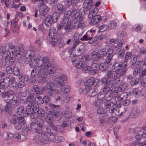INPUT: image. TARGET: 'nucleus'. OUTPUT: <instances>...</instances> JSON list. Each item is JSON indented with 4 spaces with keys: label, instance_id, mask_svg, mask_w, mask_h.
Listing matches in <instances>:
<instances>
[{
    "label": "nucleus",
    "instance_id": "1",
    "mask_svg": "<svg viewBox=\"0 0 146 146\" xmlns=\"http://www.w3.org/2000/svg\"><path fill=\"white\" fill-rule=\"evenodd\" d=\"M114 67L116 68L115 70L108 71L106 73V76L112 80L110 81L111 84H114L115 82L117 84H120L122 81L121 79V77L125 74L127 70L122 68Z\"/></svg>",
    "mask_w": 146,
    "mask_h": 146
},
{
    "label": "nucleus",
    "instance_id": "2",
    "mask_svg": "<svg viewBox=\"0 0 146 146\" xmlns=\"http://www.w3.org/2000/svg\"><path fill=\"white\" fill-rule=\"evenodd\" d=\"M10 123L14 125L17 130H19L22 128V125H24L26 123V121L23 117H19L14 115L10 121Z\"/></svg>",
    "mask_w": 146,
    "mask_h": 146
},
{
    "label": "nucleus",
    "instance_id": "3",
    "mask_svg": "<svg viewBox=\"0 0 146 146\" xmlns=\"http://www.w3.org/2000/svg\"><path fill=\"white\" fill-rule=\"evenodd\" d=\"M43 121L39 119L37 122H33L30 124V127L31 130L38 134L42 132L44 125Z\"/></svg>",
    "mask_w": 146,
    "mask_h": 146
},
{
    "label": "nucleus",
    "instance_id": "4",
    "mask_svg": "<svg viewBox=\"0 0 146 146\" xmlns=\"http://www.w3.org/2000/svg\"><path fill=\"white\" fill-rule=\"evenodd\" d=\"M107 55L106 52L102 50H99L97 52L93 51L91 53V56H92L93 61L101 63L104 60V57Z\"/></svg>",
    "mask_w": 146,
    "mask_h": 146
},
{
    "label": "nucleus",
    "instance_id": "5",
    "mask_svg": "<svg viewBox=\"0 0 146 146\" xmlns=\"http://www.w3.org/2000/svg\"><path fill=\"white\" fill-rule=\"evenodd\" d=\"M112 80L108 76L106 77H104L102 78L100 80L102 84L104 85V86L103 89V91L105 93H108L110 91L111 88L110 86L111 87L113 86L116 84L115 82V83L112 84L110 82V81Z\"/></svg>",
    "mask_w": 146,
    "mask_h": 146
},
{
    "label": "nucleus",
    "instance_id": "6",
    "mask_svg": "<svg viewBox=\"0 0 146 146\" xmlns=\"http://www.w3.org/2000/svg\"><path fill=\"white\" fill-rule=\"evenodd\" d=\"M35 1L38 2V8L42 6L40 10V15L44 16L49 10V8L44 5V3H46V0H36Z\"/></svg>",
    "mask_w": 146,
    "mask_h": 146
},
{
    "label": "nucleus",
    "instance_id": "7",
    "mask_svg": "<svg viewBox=\"0 0 146 146\" xmlns=\"http://www.w3.org/2000/svg\"><path fill=\"white\" fill-rule=\"evenodd\" d=\"M92 30H90L89 31H88L80 38V40L82 41L88 40V42L89 44L96 43L97 40L95 39L94 37H92Z\"/></svg>",
    "mask_w": 146,
    "mask_h": 146
},
{
    "label": "nucleus",
    "instance_id": "8",
    "mask_svg": "<svg viewBox=\"0 0 146 146\" xmlns=\"http://www.w3.org/2000/svg\"><path fill=\"white\" fill-rule=\"evenodd\" d=\"M44 71L47 74H54L56 70V68L51 66L52 63L50 61L45 63H43Z\"/></svg>",
    "mask_w": 146,
    "mask_h": 146
},
{
    "label": "nucleus",
    "instance_id": "9",
    "mask_svg": "<svg viewBox=\"0 0 146 146\" xmlns=\"http://www.w3.org/2000/svg\"><path fill=\"white\" fill-rule=\"evenodd\" d=\"M76 20V21H74V22H73L72 23L73 29H77L80 28L81 29H83L84 28L86 25L82 19Z\"/></svg>",
    "mask_w": 146,
    "mask_h": 146
},
{
    "label": "nucleus",
    "instance_id": "10",
    "mask_svg": "<svg viewBox=\"0 0 146 146\" xmlns=\"http://www.w3.org/2000/svg\"><path fill=\"white\" fill-rule=\"evenodd\" d=\"M13 92L11 90H9L6 92L1 96L4 102L7 100L11 101L13 98Z\"/></svg>",
    "mask_w": 146,
    "mask_h": 146
},
{
    "label": "nucleus",
    "instance_id": "11",
    "mask_svg": "<svg viewBox=\"0 0 146 146\" xmlns=\"http://www.w3.org/2000/svg\"><path fill=\"white\" fill-rule=\"evenodd\" d=\"M53 133H48L47 134L44 133L42 134V137L44 140L48 141H51L53 142H56V139H57V136H55L53 134Z\"/></svg>",
    "mask_w": 146,
    "mask_h": 146
},
{
    "label": "nucleus",
    "instance_id": "12",
    "mask_svg": "<svg viewBox=\"0 0 146 146\" xmlns=\"http://www.w3.org/2000/svg\"><path fill=\"white\" fill-rule=\"evenodd\" d=\"M46 121L47 123L48 126L46 128V131L48 133H53L52 129L53 127H54L55 125L53 123V119L52 118L48 117L46 119Z\"/></svg>",
    "mask_w": 146,
    "mask_h": 146
},
{
    "label": "nucleus",
    "instance_id": "13",
    "mask_svg": "<svg viewBox=\"0 0 146 146\" xmlns=\"http://www.w3.org/2000/svg\"><path fill=\"white\" fill-rule=\"evenodd\" d=\"M72 17L76 19H81L82 17V14L80 15L79 10L76 7H73L71 11Z\"/></svg>",
    "mask_w": 146,
    "mask_h": 146
},
{
    "label": "nucleus",
    "instance_id": "14",
    "mask_svg": "<svg viewBox=\"0 0 146 146\" xmlns=\"http://www.w3.org/2000/svg\"><path fill=\"white\" fill-rule=\"evenodd\" d=\"M14 51H12L10 52V54L11 55V53H12L11 56H15L16 54H17V55H20V57H22L23 54L24 48H21V49H20L19 47L17 46L15 47Z\"/></svg>",
    "mask_w": 146,
    "mask_h": 146
},
{
    "label": "nucleus",
    "instance_id": "15",
    "mask_svg": "<svg viewBox=\"0 0 146 146\" xmlns=\"http://www.w3.org/2000/svg\"><path fill=\"white\" fill-rule=\"evenodd\" d=\"M34 109L35 112H36V115L37 116L42 117L44 116V110L42 108H39L38 104H35L34 105Z\"/></svg>",
    "mask_w": 146,
    "mask_h": 146
},
{
    "label": "nucleus",
    "instance_id": "16",
    "mask_svg": "<svg viewBox=\"0 0 146 146\" xmlns=\"http://www.w3.org/2000/svg\"><path fill=\"white\" fill-rule=\"evenodd\" d=\"M91 20L89 23L90 25L92 26L96 24L102 20V17L99 15L95 16L92 18H91Z\"/></svg>",
    "mask_w": 146,
    "mask_h": 146
},
{
    "label": "nucleus",
    "instance_id": "17",
    "mask_svg": "<svg viewBox=\"0 0 146 146\" xmlns=\"http://www.w3.org/2000/svg\"><path fill=\"white\" fill-rule=\"evenodd\" d=\"M34 111V107L29 104L26 109L25 112L24 113V116L25 117L29 116L31 113Z\"/></svg>",
    "mask_w": 146,
    "mask_h": 146
},
{
    "label": "nucleus",
    "instance_id": "18",
    "mask_svg": "<svg viewBox=\"0 0 146 146\" xmlns=\"http://www.w3.org/2000/svg\"><path fill=\"white\" fill-rule=\"evenodd\" d=\"M26 100L27 102H29V104L32 106L34 107L35 104H37L35 102L36 99L35 98L34 95L32 94L28 96Z\"/></svg>",
    "mask_w": 146,
    "mask_h": 146
},
{
    "label": "nucleus",
    "instance_id": "19",
    "mask_svg": "<svg viewBox=\"0 0 146 146\" xmlns=\"http://www.w3.org/2000/svg\"><path fill=\"white\" fill-rule=\"evenodd\" d=\"M10 54H8L7 58H5V59L6 60V63L5 64L6 66L9 65V66H13L15 63V59L13 57L11 56Z\"/></svg>",
    "mask_w": 146,
    "mask_h": 146
},
{
    "label": "nucleus",
    "instance_id": "20",
    "mask_svg": "<svg viewBox=\"0 0 146 146\" xmlns=\"http://www.w3.org/2000/svg\"><path fill=\"white\" fill-rule=\"evenodd\" d=\"M35 55V53L33 50H29L26 52L25 54V60H31L32 58H33Z\"/></svg>",
    "mask_w": 146,
    "mask_h": 146
},
{
    "label": "nucleus",
    "instance_id": "21",
    "mask_svg": "<svg viewBox=\"0 0 146 146\" xmlns=\"http://www.w3.org/2000/svg\"><path fill=\"white\" fill-rule=\"evenodd\" d=\"M70 98L68 96H67L65 94H64L61 96H58L56 99V100H61V101L67 103L70 101Z\"/></svg>",
    "mask_w": 146,
    "mask_h": 146
},
{
    "label": "nucleus",
    "instance_id": "22",
    "mask_svg": "<svg viewBox=\"0 0 146 146\" xmlns=\"http://www.w3.org/2000/svg\"><path fill=\"white\" fill-rule=\"evenodd\" d=\"M140 110L137 108H134L130 113V116L132 118H135L140 113Z\"/></svg>",
    "mask_w": 146,
    "mask_h": 146
},
{
    "label": "nucleus",
    "instance_id": "23",
    "mask_svg": "<svg viewBox=\"0 0 146 146\" xmlns=\"http://www.w3.org/2000/svg\"><path fill=\"white\" fill-rule=\"evenodd\" d=\"M49 105L50 107L54 108L57 111L56 112L54 113V115L55 117V119L59 120V114L58 112L59 111V105H56L52 104H49Z\"/></svg>",
    "mask_w": 146,
    "mask_h": 146
},
{
    "label": "nucleus",
    "instance_id": "24",
    "mask_svg": "<svg viewBox=\"0 0 146 146\" xmlns=\"http://www.w3.org/2000/svg\"><path fill=\"white\" fill-rule=\"evenodd\" d=\"M10 101L7 100L6 102H5L7 103L5 106V110L8 113H10L13 111V108L10 102Z\"/></svg>",
    "mask_w": 146,
    "mask_h": 146
},
{
    "label": "nucleus",
    "instance_id": "25",
    "mask_svg": "<svg viewBox=\"0 0 146 146\" xmlns=\"http://www.w3.org/2000/svg\"><path fill=\"white\" fill-rule=\"evenodd\" d=\"M31 90L33 92H36V94L38 95H40L43 93L42 90L40 89V87L37 85H35L32 87Z\"/></svg>",
    "mask_w": 146,
    "mask_h": 146
},
{
    "label": "nucleus",
    "instance_id": "26",
    "mask_svg": "<svg viewBox=\"0 0 146 146\" xmlns=\"http://www.w3.org/2000/svg\"><path fill=\"white\" fill-rule=\"evenodd\" d=\"M137 57L134 56L131 59L130 62V68H135L137 67V64H136V63L137 61Z\"/></svg>",
    "mask_w": 146,
    "mask_h": 146
},
{
    "label": "nucleus",
    "instance_id": "27",
    "mask_svg": "<svg viewBox=\"0 0 146 146\" xmlns=\"http://www.w3.org/2000/svg\"><path fill=\"white\" fill-rule=\"evenodd\" d=\"M116 107V105L114 104V105H112L109 107V112L111 113V116L113 118H115L117 116V114L114 112L115 111H116L115 109Z\"/></svg>",
    "mask_w": 146,
    "mask_h": 146
},
{
    "label": "nucleus",
    "instance_id": "28",
    "mask_svg": "<svg viewBox=\"0 0 146 146\" xmlns=\"http://www.w3.org/2000/svg\"><path fill=\"white\" fill-rule=\"evenodd\" d=\"M57 7L58 12L60 13H63L66 10V8L64 5L60 3H58L57 4Z\"/></svg>",
    "mask_w": 146,
    "mask_h": 146
},
{
    "label": "nucleus",
    "instance_id": "29",
    "mask_svg": "<svg viewBox=\"0 0 146 146\" xmlns=\"http://www.w3.org/2000/svg\"><path fill=\"white\" fill-rule=\"evenodd\" d=\"M52 131H53V133H61L63 130V128L60 125H55L54 127H53L52 129Z\"/></svg>",
    "mask_w": 146,
    "mask_h": 146
},
{
    "label": "nucleus",
    "instance_id": "30",
    "mask_svg": "<svg viewBox=\"0 0 146 146\" xmlns=\"http://www.w3.org/2000/svg\"><path fill=\"white\" fill-rule=\"evenodd\" d=\"M128 86V84L125 83H123L117 86L118 91L119 92H124L127 88Z\"/></svg>",
    "mask_w": 146,
    "mask_h": 146
},
{
    "label": "nucleus",
    "instance_id": "31",
    "mask_svg": "<svg viewBox=\"0 0 146 146\" xmlns=\"http://www.w3.org/2000/svg\"><path fill=\"white\" fill-rule=\"evenodd\" d=\"M5 46H4L0 47V52L1 53L3 57L4 58H7L8 54H10V52H8L5 49Z\"/></svg>",
    "mask_w": 146,
    "mask_h": 146
},
{
    "label": "nucleus",
    "instance_id": "32",
    "mask_svg": "<svg viewBox=\"0 0 146 146\" xmlns=\"http://www.w3.org/2000/svg\"><path fill=\"white\" fill-rule=\"evenodd\" d=\"M64 29L66 31L65 33L67 34L68 32H70L73 30L72 24L70 22L65 25L64 27Z\"/></svg>",
    "mask_w": 146,
    "mask_h": 146
},
{
    "label": "nucleus",
    "instance_id": "33",
    "mask_svg": "<svg viewBox=\"0 0 146 146\" xmlns=\"http://www.w3.org/2000/svg\"><path fill=\"white\" fill-rule=\"evenodd\" d=\"M127 93L126 92H123L118 96L117 99L122 102L127 99Z\"/></svg>",
    "mask_w": 146,
    "mask_h": 146
},
{
    "label": "nucleus",
    "instance_id": "34",
    "mask_svg": "<svg viewBox=\"0 0 146 146\" xmlns=\"http://www.w3.org/2000/svg\"><path fill=\"white\" fill-rule=\"evenodd\" d=\"M53 23H54L52 19H51V17L50 16H48L47 17L44 23L45 25L48 27L50 26Z\"/></svg>",
    "mask_w": 146,
    "mask_h": 146
},
{
    "label": "nucleus",
    "instance_id": "35",
    "mask_svg": "<svg viewBox=\"0 0 146 146\" xmlns=\"http://www.w3.org/2000/svg\"><path fill=\"white\" fill-rule=\"evenodd\" d=\"M127 66V61L125 60L123 61L120 62L118 65L117 66V68H122L124 69L127 70V68H126Z\"/></svg>",
    "mask_w": 146,
    "mask_h": 146
},
{
    "label": "nucleus",
    "instance_id": "36",
    "mask_svg": "<svg viewBox=\"0 0 146 146\" xmlns=\"http://www.w3.org/2000/svg\"><path fill=\"white\" fill-rule=\"evenodd\" d=\"M10 78L9 77H6L5 79H4V81L1 82V85L2 86H4L5 87H7L9 86V83L10 82Z\"/></svg>",
    "mask_w": 146,
    "mask_h": 146
},
{
    "label": "nucleus",
    "instance_id": "37",
    "mask_svg": "<svg viewBox=\"0 0 146 146\" xmlns=\"http://www.w3.org/2000/svg\"><path fill=\"white\" fill-rule=\"evenodd\" d=\"M98 9L96 7L94 8L92 11L89 12L88 15L89 18L90 19L91 18H92L96 15L98 12Z\"/></svg>",
    "mask_w": 146,
    "mask_h": 146
},
{
    "label": "nucleus",
    "instance_id": "38",
    "mask_svg": "<svg viewBox=\"0 0 146 146\" xmlns=\"http://www.w3.org/2000/svg\"><path fill=\"white\" fill-rule=\"evenodd\" d=\"M86 90H88L87 91V94L89 96L94 97L97 94L96 92L93 88H91Z\"/></svg>",
    "mask_w": 146,
    "mask_h": 146
},
{
    "label": "nucleus",
    "instance_id": "39",
    "mask_svg": "<svg viewBox=\"0 0 146 146\" xmlns=\"http://www.w3.org/2000/svg\"><path fill=\"white\" fill-rule=\"evenodd\" d=\"M41 59V58L40 56L38 54H35L33 58L34 61L36 65L39 64V62L40 61Z\"/></svg>",
    "mask_w": 146,
    "mask_h": 146
},
{
    "label": "nucleus",
    "instance_id": "40",
    "mask_svg": "<svg viewBox=\"0 0 146 146\" xmlns=\"http://www.w3.org/2000/svg\"><path fill=\"white\" fill-rule=\"evenodd\" d=\"M48 81L47 75L45 74L43 77L41 78L38 81V83L39 84H42L45 83Z\"/></svg>",
    "mask_w": 146,
    "mask_h": 146
},
{
    "label": "nucleus",
    "instance_id": "41",
    "mask_svg": "<svg viewBox=\"0 0 146 146\" xmlns=\"http://www.w3.org/2000/svg\"><path fill=\"white\" fill-rule=\"evenodd\" d=\"M85 84V88L86 90L93 88L92 78L88 80L86 82Z\"/></svg>",
    "mask_w": 146,
    "mask_h": 146
},
{
    "label": "nucleus",
    "instance_id": "42",
    "mask_svg": "<svg viewBox=\"0 0 146 146\" xmlns=\"http://www.w3.org/2000/svg\"><path fill=\"white\" fill-rule=\"evenodd\" d=\"M64 2L68 7L70 6L71 5L74 6L77 4L76 0H65Z\"/></svg>",
    "mask_w": 146,
    "mask_h": 146
},
{
    "label": "nucleus",
    "instance_id": "43",
    "mask_svg": "<svg viewBox=\"0 0 146 146\" xmlns=\"http://www.w3.org/2000/svg\"><path fill=\"white\" fill-rule=\"evenodd\" d=\"M51 17V19H52V20L54 23H56L60 17V14L58 12H55Z\"/></svg>",
    "mask_w": 146,
    "mask_h": 146
},
{
    "label": "nucleus",
    "instance_id": "44",
    "mask_svg": "<svg viewBox=\"0 0 146 146\" xmlns=\"http://www.w3.org/2000/svg\"><path fill=\"white\" fill-rule=\"evenodd\" d=\"M56 35V31L54 30L50 29L49 32V36L50 38L53 39L54 38V37Z\"/></svg>",
    "mask_w": 146,
    "mask_h": 146
},
{
    "label": "nucleus",
    "instance_id": "45",
    "mask_svg": "<svg viewBox=\"0 0 146 146\" xmlns=\"http://www.w3.org/2000/svg\"><path fill=\"white\" fill-rule=\"evenodd\" d=\"M13 74L15 76H18L20 73V69L19 68L16 66H13Z\"/></svg>",
    "mask_w": 146,
    "mask_h": 146
},
{
    "label": "nucleus",
    "instance_id": "46",
    "mask_svg": "<svg viewBox=\"0 0 146 146\" xmlns=\"http://www.w3.org/2000/svg\"><path fill=\"white\" fill-rule=\"evenodd\" d=\"M106 63L104 62L99 65V68L100 71L103 72L106 71Z\"/></svg>",
    "mask_w": 146,
    "mask_h": 146
},
{
    "label": "nucleus",
    "instance_id": "47",
    "mask_svg": "<svg viewBox=\"0 0 146 146\" xmlns=\"http://www.w3.org/2000/svg\"><path fill=\"white\" fill-rule=\"evenodd\" d=\"M11 103L13 109H14L18 106L20 104L19 101L18 100H12L11 101Z\"/></svg>",
    "mask_w": 146,
    "mask_h": 146
},
{
    "label": "nucleus",
    "instance_id": "48",
    "mask_svg": "<svg viewBox=\"0 0 146 146\" xmlns=\"http://www.w3.org/2000/svg\"><path fill=\"white\" fill-rule=\"evenodd\" d=\"M47 93L49 96H51L54 94H56L59 92V91L56 89H53L52 88L47 90Z\"/></svg>",
    "mask_w": 146,
    "mask_h": 146
},
{
    "label": "nucleus",
    "instance_id": "49",
    "mask_svg": "<svg viewBox=\"0 0 146 146\" xmlns=\"http://www.w3.org/2000/svg\"><path fill=\"white\" fill-rule=\"evenodd\" d=\"M18 77L20 80H22L25 82H27L29 80V78L27 76H25L23 74H19Z\"/></svg>",
    "mask_w": 146,
    "mask_h": 146
},
{
    "label": "nucleus",
    "instance_id": "50",
    "mask_svg": "<svg viewBox=\"0 0 146 146\" xmlns=\"http://www.w3.org/2000/svg\"><path fill=\"white\" fill-rule=\"evenodd\" d=\"M46 73L44 71V70H39L38 71V73L36 74V78H42L44 76L45 74H46Z\"/></svg>",
    "mask_w": 146,
    "mask_h": 146
},
{
    "label": "nucleus",
    "instance_id": "51",
    "mask_svg": "<svg viewBox=\"0 0 146 146\" xmlns=\"http://www.w3.org/2000/svg\"><path fill=\"white\" fill-rule=\"evenodd\" d=\"M54 81L55 85L56 86H58V85H60V86H62L64 84V83L63 81L60 79L58 80L57 78L55 79Z\"/></svg>",
    "mask_w": 146,
    "mask_h": 146
},
{
    "label": "nucleus",
    "instance_id": "52",
    "mask_svg": "<svg viewBox=\"0 0 146 146\" xmlns=\"http://www.w3.org/2000/svg\"><path fill=\"white\" fill-rule=\"evenodd\" d=\"M109 29V26L106 25H101L99 28V31L103 32Z\"/></svg>",
    "mask_w": 146,
    "mask_h": 146
},
{
    "label": "nucleus",
    "instance_id": "53",
    "mask_svg": "<svg viewBox=\"0 0 146 146\" xmlns=\"http://www.w3.org/2000/svg\"><path fill=\"white\" fill-rule=\"evenodd\" d=\"M53 86V84L51 82V81H48L45 85V88H46L45 90H47L51 89H52Z\"/></svg>",
    "mask_w": 146,
    "mask_h": 146
},
{
    "label": "nucleus",
    "instance_id": "54",
    "mask_svg": "<svg viewBox=\"0 0 146 146\" xmlns=\"http://www.w3.org/2000/svg\"><path fill=\"white\" fill-rule=\"evenodd\" d=\"M84 66H85L84 62L81 61L76 64L75 67L78 69H82L83 68Z\"/></svg>",
    "mask_w": 146,
    "mask_h": 146
},
{
    "label": "nucleus",
    "instance_id": "55",
    "mask_svg": "<svg viewBox=\"0 0 146 146\" xmlns=\"http://www.w3.org/2000/svg\"><path fill=\"white\" fill-rule=\"evenodd\" d=\"M6 69L7 73L9 74H11L13 73V66L8 65L6 66Z\"/></svg>",
    "mask_w": 146,
    "mask_h": 146
},
{
    "label": "nucleus",
    "instance_id": "56",
    "mask_svg": "<svg viewBox=\"0 0 146 146\" xmlns=\"http://www.w3.org/2000/svg\"><path fill=\"white\" fill-rule=\"evenodd\" d=\"M15 46L14 45H13L12 43H9L7 44L5 46V48L7 49V51H8V52H10L9 51L10 50H13Z\"/></svg>",
    "mask_w": 146,
    "mask_h": 146
},
{
    "label": "nucleus",
    "instance_id": "57",
    "mask_svg": "<svg viewBox=\"0 0 146 146\" xmlns=\"http://www.w3.org/2000/svg\"><path fill=\"white\" fill-rule=\"evenodd\" d=\"M70 86L68 85H65L64 88H61L60 89L61 92L66 93L70 91Z\"/></svg>",
    "mask_w": 146,
    "mask_h": 146
},
{
    "label": "nucleus",
    "instance_id": "58",
    "mask_svg": "<svg viewBox=\"0 0 146 146\" xmlns=\"http://www.w3.org/2000/svg\"><path fill=\"white\" fill-rule=\"evenodd\" d=\"M24 108L23 107L20 106L17 108V113L18 115L21 114L23 112Z\"/></svg>",
    "mask_w": 146,
    "mask_h": 146
},
{
    "label": "nucleus",
    "instance_id": "59",
    "mask_svg": "<svg viewBox=\"0 0 146 146\" xmlns=\"http://www.w3.org/2000/svg\"><path fill=\"white\" fill-rule=\"evenodd\" d=\"M25 62L26 64H29V66L31 68H34L36 66V64L34 63L31 60H25Z\"/></svg>",
    "mask_w": 146,
    "mask_h": 146
},
{
    "label": "nucleus",
    "instance_id": "60",
    "mask_svg": "<svg viewBox=\"0 0 146 146\" xmlns=\"http://www.w3.org/2000/svg\"><path fill=\"white\" fill-rule=\"evenodd\" d=\"M105 96V94H104L103 92H100L99 93L98 95V100L96 102H98L100 100V102H101V100H103L104 98V97Z\"/></svg>",
    "mask_w": 146,
    "mask_h": 146
},
{
    "label": "nucleus",
    "instance_id": "61",
    "mask_svg": "<svg viewBox=\"0 0 146 146\" xmlns=\"http://www.w3.org/2000/svg\"><path fill=\"white\" fill-rule=\"evenodd\" d=\"M117 23L115 21H111L110 23L109 28L110 29L115 28L117 26Z\"/></svg>",
    "mask_w": 146,
    "mask_h": 146
},
{
    "label": "nucleus",
    "instance_id": "62",
    "mask_svg": "<svg viewBox=\"0 0 146 146\" xmlns=\"http://www.w3.org/2000/svg\"><path fill=\"white\" fill-rule=\"evenodd\" d=\"M112 95L111 93H106L104 97V99L107 101H110L112 98Z\"/></svg>",
    "mask_w": 146,
    "mask_h": 146
},
{
    "label": "nucleus",
    "instance_id": "63",
    "mask_svg": "<svg viewBox=\"0 0 146 146\" xmlns=\"http://www.w3.org/2000/svg\"><path fill=\"white\" fill-rule=\"evenodd\" d=\"M25 128L23 129L22 132V134L25 136H26L28 135V130L29 129L28 127L26 126L25 127Z\"/></svg>",
    "mask_w": 146,
    "mask_h": 146
},
{
    "label": "nucleus",
    "instance_id": "64",
    "mask_svg": "<svg viewBox=\"0 0 146 146\" xmlns=\"http://www.w3.org/2000/svg\"><path fill=\"white\" fill-rule=\"evenodd\" d=\"M132 54L130 52H127L126 54L125 57V60L128 61L131 57Z\"/></svg>",
    "mask_w": 146,
    "mask_h": 146
}]
</instances>
